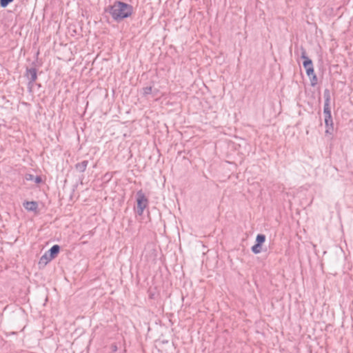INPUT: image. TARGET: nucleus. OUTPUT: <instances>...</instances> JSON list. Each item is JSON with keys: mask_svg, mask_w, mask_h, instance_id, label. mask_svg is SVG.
Masks as SVG:
<instances>
[{"mask_svg": "<svg viewBox=\"0 0 353 353\" xmlns=\"http://www.w3.org/2000/svg\"><path fill=\"white\" fill-rule=\"evenodd\" d=\"M109 12L115 21H120L132 14V6L124 2L116 1L110 6Z\"/></svg>", "mask_w": 353, "mask_h": 353, "instance_id": "1", "label": "nucleus"}, {"mask_svg": "<svg viewBox=\"0 0 353 353\" xmlns=\"http://www.w3.org/2000/svg\"><path fill=\"white\" fill-rule=\"evenodd\" d=\"M136 199H137V207L135 208L136 212L139 215L141 216L143 213L144 210L148 207V199L145 196V194L143 192V191L139 190L136 194Z\"/></svg>", "mask_w": 353, "mask_h": 353, "instance_id": "2", "label": "nucleus"}, {"mask_svg": "<svg viewBox=\"0 0 353 353\" xmlns=\"http://www.w3.org/2000/svg\"><path fill=\"white\" fill-rule=\"evenodd\" d=\"M26 77L28 79V87L30 89L32 88L34 82L37 79V71L35 68H27L26 74Z\"/></svg>", "mask_w": 353, "mask_h": 353, "instance_id": "3", "label": "nucleus"}, {"mask_svg": "<svg viewBox=\"0 0 353 353\" xmlns=\"http://www.w3.org/2000/svg\"><path fill=\"white\" fill-rule=\"evenodd\" d=\"M301 57L304 61L303 62V68L306 70L311 68L313 66L312 61L307 56L306 51L303 48H301Z\"/></svg>", "mask_w": 353, "mask_h": 353, "instance_id": "4", "label": "nucleus"}, {"mask_svg": "<svg viewBox=\"0 0 353 353\" xmlns=\"http://www.w3.org/2000/svg\"><path fill=\"white\" fill-rule=\"evenodd\" d=\"M325 134L332 135L334 132L333 120L332 116L325 117Z\"/></svg>", "mask_w": 353, "mask_h": 353, "instance_id": "5", "label": "nucleus"}, {"mask_svg": "<svg viewBox=\"0 0 353 353\" xmlns=\"http://www.w3.org/2000/svg\"><path fill=\"white\" fill-rule=\"evenodd\" d=\"M23 206L28 211L37 212L38 209V203L37 201H25Z\"/></svg>", "mask_w": 353, "mask_h": 353, "instance_id": "6", "label": "nucleus"}, {"mask_svg": "<svg viewBox=\"0 0 353 353\" xmlns=\"http://www.w3.org/2000/svg\"><path fill=\"white\" fill-rule=\"evenodd\" d=\"M60 251V246L59 245H54L47 253L50 256V258L54 259Z\"/></svg>", "mask_w": 353, "mask_h": 353, "instance_id": "7", "label": "nucleus"}, {"mask_svg": "<svg viewBox=\"0 0 353 353\" xmlns=\"http://www.w3.org/2000/svg\"><path fill=\"white\" fill-rule=\"evenodd\" d=\"M52 259L50 258V256L47 252L40 258L39 265L40 266H46Z\"/></svg>", "mask_w": 353, "mask_h": 353, "instance_id": "8", "label": "nucleus"}, {"mask_svg": "<svg viewBox=\"0 0 353 353\" xmlns=\"http://www.w3.org/2000/svg\"><path fill=\"white\" fill-rule=\"evenodd\" d=\"M88 165V161L85 160L81 161V163H78L75 165V168L79 172H83L86 170V168Z\"/></svg>", "mask_w": 353, "mask_h": 353, "instance_id": "9", "label": "nucleus"}, {"mask_svg": "<svg viewBox=\"0 0 353 353\" xmlns=\"http://www.w3.org/2000/svg\"><path fill=\"white\" fill-rule=\"evenodd\" d=\"M324 103L330 104V92L328 89H325L323 92Z\"/></svg>", "mask_w": 353, "mask_h": 353, "instance_id": "10", "label": "nucleus"}, {"mask_svg": "<svg viewBox=\"0 0 353 353\" xmlns=\"http://www.w3.org/2000/svg\"><path fill=\"white\" fill-rule=\"evenodd\" d=\"M323 114L325 117L332 116L330 104L324 103Z\"/></svg>", "mask_w": 353, "mask_h": 353, "instance_id": "11", "label": "nucleus"}, {"mask_svg": "<svg viewBox=\"0 0 353 353\" xmlns=\"http://www.w3.org/2000/svg\"><path fill=\"white\" fill-rule=\"evenodd\" d=\"M265 236L264 234H259L256 236V243L259 244L262 246V244L265 242Z\"/></svg>", "mask_w": 353, "mask_h": 353, "instance_id": "12", "label": "nucleus"}, {"mask_svg": "<svg viewBox=\"0 0 353 353\" xmlns=\"http://www.w3.org/2000/svg\"><path fill=\"white\" fill-rule=\"evenodd\" d=\"M251 250H252L253 253L259 254V253H260L261 252V245H259V244L256 243L255 245H254L252 247Z\"/></svg>", "mask_w": 353, "mask_h": 353, "instance_id": "13", "label": "nucleus"}, {"mask_svg": "<svg viewBox=\"0 0 353 353\" xmlns=\"http://www.w3.org/2000/svg\"><path fill=\"white\" fill-rule=\"evenodd\" d=\"M14 0H0V6L2 8H6Z\"/></svg>", "mask_w": 353, "mask_h": 353, "instance_id": "14", "label": "nucleus"}, {"mask_svg": "<svg viewBox=\"0 0 353 353\" xmlns=\"http://www.w3.org/2000/svg\"><path fill=\"white\" fill-rule=\"evenodd\" d=\"M152 91V88L151 86L145 87L143 88V94L144 95H148L151 94Z\"/></svg>", "mask_w": 353, "mask_h": 353, "instance_id": "15", "label": "nucleus"}, {"mask_svg": "<svg viewBox=\"0 0 353 353\" xmlns=\"http://www.w3.org/2000/svg\"><path fill=\"white\" fill-rule=\"evenodd\" d=\"M310 78L311 85L314 86L317 83V77L316 74L309 77Z\"/></svg>", "mask_w": 353, "mask_h": 353, "instance_id": "16", "label": "nucleus"}, {"mask_svg": "<svg viewBox=\"0 0 353 353\" xmlns=\"http://www.w3.org/2000/svg\"><path fill=\"white\" fill-rule=\"evenodd\" d=\"M305 71H306V74L308 77H311L312 75L315 74L314 70V67L309 68V69L306 70Z\"/></svg>", "mask_w": 353, "mask_h": 353, "instance_id": "17", "label": "nucleus"}, {"mask_svg": "<svg viewBox=\"0 0 353 353\" xmlns=\"http://www.w3.org/2000/svg\"><path fill=\"white\" fill-rule=\"evenodd\" d=\"M34 181L36 183H40L42 181V179H41V176H36Z\"/></svg>", "mask_w": 353, "mask_h": 353, "instance_id": "18", "label": "nucleus"}, {"mask_svg": "<svg viewBox=\"0 0 353 353\" xmlns=\"http://www.w3.org/2000/svg\"><path fill=\"white\" fill-rule=\"evenodd\" d=\"M29 176H30L29 178H28V177H27L26 179H27L28 180V179H32V175H29Z\"/></svg>", "mask_w": 353, "mask_h": 353, "instance_id": "19", "label": "nucleus"}]
</instances>
